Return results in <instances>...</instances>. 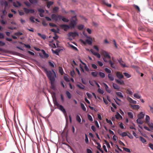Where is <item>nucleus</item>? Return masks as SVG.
Segmentation results:
<instances>
[{"mask_svg":"<svg viewBox=\"0 0 153 153\" xmlns=\"http://www.w3.org/2000/svg\"><path fill=\"white\" fill-rule=\"evenodd\" d=\"M45 71L50 81H53L55 80L56 75L55 72L53 69H52L51 71L45 69Z\"/></svg>","mask_w":153,"mask_h":153,"instance_id":"f257e3e1","label":"nucleus"},{"mask_svg":"<svg viewBox=\"0 0 153 153\" xmlns=\"http://www.w3.org/2000/svg\"><path fill=\"white\" fill-rule=\"evenodd\" d=\"M100 53L103 56V59L104 61L105 62H108V60H110L111 58L108 52L103 50H101Z\"/></svg>","mask_w":153,"mask_h":153,"instance_id":"f03ea898","label":"nucleus"},{"mask_svg":"<svg viewBox=\"0 0 153 153\" xmlns=\"http://www.w3.org/2000/svg\"><path fill=\"white\" fill-rule=\"evenodd\" d=\"M72 20L71 22V23L70 24V27L71 28H74L76 24V21H77V19L76 16L73 17H72Z\"/></svg>","mask_w":153,"mask_h":153,"instance_id":"7ed1b4c3","label":"nucleus"},{"mask_svg":"<svg viewBox=\"0 0 153 153\" xmlns=\"http://www.w3.org/2000/svg\"><path fill=\"white\" fill-rule=\"evenodd\" d=\"M52 19L55 21H57L58 19L61 20L62 18V16L60 15H58L57 16L55 14H52L51 16Z\"/></svg>","mask_w":153,"mask_h":153,"instance_id":"20e7f679","label":"nucleus"},{"mask_svg":"<svg viewBox=\"0 0 153 153\" xmlns=\"http://www.w3.org/2000/svg\"><path fill=\"white\" fill-rule=\"evenodd\" d=\"M42 51L44 56H43L41 54H39V55L42 58H48L49 57V55L48 54L46 53L44 50H42Z\"/></svg>","mask_w":153,"mask_h":153,"instance_id":"39448f33","label":"nucleus"},{"mask_svg":"<svg viewBox=\"0 0 153 153\" xmlns=\"http://www.w3.org/2000/svg\"><path fill=\"white\" fill-rule=\"evenodd\" d=\"M79 35L78 33L76 32H70L68 33V36H72V37H75L76 36H78Z\"/></svg>","mask_w":153,"mask_h":153,"instance_id":"423d86ee","label":"nucleus"},{"mask_svg":"<svg viewBox=\"0 0 153 153\" xmlns=\"http://www.w3.org/2000/svg\"><path fill=\"white\" fill-rule=\"evenodd\" d=\"M60 27L64 29L65 31H67V30L70 28V27L69 25H62Z\"/></svg>","mask_w":153,"mask_h":153,"instance_id":"0eeeda50","label":"nucleus"},{"mask_svg":"<svg viewBox=\"0 0 153 153\" xmlns=\"http://www.w3.org/2000/svg\"><path fill=\"white\" fill-rule=\"evenodd\" d=\"M116 75L117 76L119 79H123L124 77V76L121 73L117 71L116 73Z\"/></svg>","mask_w":153,"mask_h":153,"instance_id":"6e6552de","label":"nucleus"},{"mask_svg":"<svg viewBox=\"0 0 153 153\" xmlns=\"http://www.w3.org/2000/svg\"><path fill=\"white\" fill-rule=\"evenodd\" d=\"M128 101L130 103L133 104H136L137 102L136 101L133 100L131 98L128 97L127 98Z\"/></svg>","mask_w":153,"mask_h":153,"instance_id":"1a4fd4ad","label":"nucleus"},{"mask_svg":"<svg viewBox=\"0 0 153 153\" xmlns=\"http://www.w3.org/2000/svg\"><path fill=\"white\" fill-rule=\"evenodd\" d=\"M112 60H113V62H112V61L110 59L108 60V62L110 64L111 66L114 68H116V67L114 65V60H113V58H112Z\"/></svg>","mask_w":153,"mask_h":153,"instance_id":"9d476101","label":"nucleus"},{"mask_svg":"<svg viewBox=\"0 0 153 153\" xmlns=\"http://www.w3.org/2000/svg\"><path fill=\"white\" fill-rule=\"evenodd\" d=\"M104 85L106 91L108 93H110L111 92V90L109 89V87L105 83H104Z\"/></svg>","mask_w":153,"mask_h":153,"instance_id":"9b49d317","label":"nucleus"},{"mask_svg":"<svg viewBox=\"0 0 153 153\" xmlns=\"http://www.w3.org/2000/svg\"><path fill=\"white\" fill-rule=\"evenodd\" d=\"M131 107L133 109L138 110L140 108V106L138 105H130Z\"/></svg>","mask_w":153,"mask_h":153,"instance_id":"f8f14e48","label":"nucleus"},{"mask_svg":"<svg viewBox=\"0 0 153 153\" xmlns=\"http://www.w3.org/2000/svg\"><path fill=\"white\" fill-rule=\"evenodd\" d=\"M59 109L64 114H66V111L64 107L62 105H60L59 107Z\"/></svg>","mask_w":153,"mask_h":153,"instance_id":"ddd939ff","label":"nucleus"},{"mask_svg":"<svg viewBox=\"0 0 153 153\" xmlns=\"http://www.w3.org/2000/svg\"><path fill=\"white\" fill-rule=\"evenodd\" d=\"M115 81L116 82L121 85H123L124 84V82L122 80H118L117 79H115Z\"/></svg>","mask_w":153,"mask_h":153,"instance_id":"4468645a","label":"nucleus"},{"mask_svg":"<svg viewBox=\"0 0 153 153\" xmlns=\"http://www.w3.org/2000/svg\"><path fill=\"white\" fill-rule=\"evenodd\" d=\"M112 85L113 88L115 89L119 90L120 89V87L115 83H113Z\"/></svg>","mask_w":153,"mask_h":153,"instance_id":"2eb2a0df","label":"nucleus"},{"mask_svg":"<svg viewBox=\"0 0 153 153\" xmlns=\"http://www.w3.org/2000/svg\"><path fill=\"white\" fill-rule=\"evenodd\" d=\"M81 63H82L84 65V67L85 68V70L87 72H88L90 70L88 68V67L86 65L85 63L83 62L82 61H80Z\"/></svg>","mask_w":153,"mask_h":153,"instance_id":"dca6fc26","label":"nucleus"},{"mask_svg":"<svg viewBox=\"0 0 153 153\" xmlns=\"http://www.w3.org/2000/svg\"><path fill=\"white\" fill-rule=\"evenodd\" d=\"M2 5L4 4V9H5L6 7L8 6V4L7 2L5 1H2V2L1 3Z\"/></svg>","mask_w":153,"mask_h":153,"instance_id":"f3484780","label":"nucleus"},{"mask_svg":"<svg viewBox=\"0 0 153 153\" xmlns=\"http://www.w3.org/2000/svg\"><path fill=\"white\" fill-rule=\"evenodd\" d=\"M66 94L69 99H71L72 97V95L68 91H66Z\"/></svg>","mask_w":153,"mask_h":153,"instance_id":"a211bd4d","label":"nucleus"},{"mask_svg":"<svg viewBox=\"0 0 153 153\" xmlns=\"http://www.w3.org/2000/svg\"><path fill=\"white\" fill-rule=\"evenodd\" d=\"M37 34L39 36L41 37L44 40L46 38V36L44 34H41L40 33H38Z\"/></svg>","mask_w":153,"mask_h":153,"instance_id":"6ab92c4d","label":"nucleus"},{"mask_svg":"<svg viewBox=\"0 0 153 153\" xmlns=\"http://www.w3.org/2000/svg\"><path fill=\"white\" fill-rule=\"evenodd\" d=\"M118 61L120 63V65L123 66V67H126L125 64H123V62L122 59H120L118 60Z\"/></svg>","mask_w":153,"mask_h":153,"instance_id":"aec40b11","label":"nucleus"},{"mask_svg":"<svg viewBox=\"0 0 153 153\" xmlns=\"http://www.w3.org/2000/svg\"><path fill=\"white\" fill-rule=\"evenodd\" d=\"M59 71L61 75H63L64 73L62 68L60 66L59 67Z\"/></svg>","mask_w":153,"mask_h":153,"instance_id":"412c9836","label":"nucleus"},{"mask_svg":"<svg viewBox=\"0 0 153 153\" xmlns=\"http://www.w3.org/2000/svg\"><path fill=\"white\" fill-rule=\"evenodd\" d=\"M108 78L111 81H113L114 80V78L111 74H108Z\"/></svg>","mask_w":153,"mask_h":153,"instance_id":"4be33fe9","label":"nucleus"},{"mask_svg":"<svg viewBox=\"0 0 153 153\" xmlns=\"http://www.w3.org/2000/svg\"><path fill=\"white\" fill-rule=\"evenodd\" d=\"M53 3V2L51 1H48L47 3V7L48 8H50L51 6Z\"/></svg>","mask_w":153,"mask_h":153,"instance_id":"5701e85b","label":"nucleus"},{"mask_svg":"<svg viewBox=\"0 0 153 153\" xmlns=\"http://www.w3.org/2000/svg\"><path fill=\"white\" fill-rule=\"evenodd\" d=\"M116 94L120 97L121 98H123V96L122 95V93L120 92H116Z\"/></svg>","mask_w":153,"mask_h":153,"instance_id":"b1692460","label":"nucleus"},{"mask_svg":"<svg viewBox=\"0 0 153 153\" xmlns=\"http://www.w3.org/2000/svg\"><path fill=\"white\" fill-rule=\"evenodd\" d=\"M55 81H50L51 82V88L52 89H54L55 88V86L54 85V82Z\"/></svg>","mask_w":153,"mask_h":153,"instance_id":"393cba45","label":"nucleus"},{"mask_svg":"<svg viewBox=\"0 0 153 153\" xmlns=\"http://www.w3.org/2000/svg\"><path fill=\"white\" fill-rule=\"evenodd\" d=\"M77 86L80 89H83L85 88V86L84 85H82L81 83H79V84H78L77 85Z\"/></svg>","mask_w":153,"mask_h":153,"instance_id":"a878e982","label":"nucleus"},{"mask_svg":"<svg viewBox=\"0 0 153 153\" xmlns=\"http://www.w3.org/2000/svg\"><path fill=\"white\" fill-rule=\"evenodd\" d=\"M91 74L93 76L96 77L98 76V73L96 71L92 72L91 73Z\"/></svg>","mask_w":153,"mask_h":153,"instance_id":"bb28decb","label":"nucleus"},{"mask_svg":"<svg viewBox=\"0 0 153 153\" xmlns=\"http://www.w3.org/2000/svg\"><path fill=\"white\" fill-rule=\"evenodd\" d=\"M144 117V114L142 112H141L138 116V117L140 119L143 118Z\"/></svg>","mask_w":153,"mask_h":153,"instance_id":"cd10ccee","label":"nucleus"},{"mask_svg":"<svg viewBox=\"0 0 153 153\" xmlns=\"http://www.w3.org/2000/svg\"><path fill=\"white\" fill-rule=\"evenodd\" d=\"M126 92L127 94L132 95L133 94V92L129 88H128L126 90Z\"/></svg>","mask_w":153,"mask_h":153,"instance_id":"c85d7f7f","label":"nucleus"},{"mask_svg":"<svg viewBox=\"0 0 153 153\" xmlns=\"http://www.w3.org/2000/svg\"><path fill=\"white\" fill-rule=\"evenodd\" d=\"M53 101L54 105L57 107H59L60 105L58 103L56 99L55 100H53Z\"/></svg>","mask_w":153,"mask_h":153,"instance_id":"c756f323","label":"nucleus"},{"mask_svg":"<svg viewBox=\"0 0 153 153\" xmlns=\"http://www.w3.org/2000/svg\"><path fill=\"white\" fill-rule=\"evenodd\" d=\"M134 97L138 99L140 98L141 97V96L140 95L137 93H135L134 94Z\"/></svg>","mask_w":153,"mask_h":153,"instance_id":"7c9ffc66","label":"nucleus"},{"mask_svg":"<svg viewBox=\"0 0 153 153\" xmlns=\"http://www.w3.org/2000/svg\"><path fill=\"white\" fill-rule=\"evenodd\" d=\"M99 74L100 77L102 78H104L105 77V74L103 72H99Z\"/></svg>","mask_w":153,"mask_h":153,"instance_id":"2f4dec72","label":"nucleus"},{"mask_svg":"<svg viewBox=\"0 0 153 153\" xmlns=\"http://www.w3.org/2000/svg\"><path fill=\"white\" fill-rule=\"evenodd\" d=\"M128 115L129 117L131 119H132L133 118V115L132 113L131 112H128Z\"/></svg>","mask_w":153,"mask_h":153,"instance_id":"473e14b6","label":"nucleus"},{"mask_svg":"<svg viewBox=\"0 0 153 153\" xmlns=\"http://www.w3.org/2000/svg\"><path fill=\"white\" fill-rule=\"evenodd\" d=\"M141 119L138 118L137 120L136 121L138 124H142L143 123V122Z\"/></svg>","mask_w":153,"mask_h":153,"instance_id":"72a5a7b5","label":"nucleus"},{"mask_svg":"<svg viewBox=\"0 0 153 153\" xmlns=\"http://www.w3.org/2000/svg\"><path fill=\"white\" fill-rule=\"evenodd\" d=\"M84 27V26L83 25H80L78 26V29L80 30H81L83 29Z\"/></svg>","mask_w":153,"mask_h":153,"instance_id":"f704fd0d","label":"nucleus"},{"mask_svg":"<svg viewBox=\"0 0 153 153\" xmlns=\"http://www.w3.org/2000/svg\"><path fill=\"white\" fill-rule=\"evenodd\" d=\"M140 140L143 143H144L146 142V140L143 137L141 136H140Z\"/></svg>","mask_w":153,"mask_h":153,"instance_id":"c9c22d12","label":"nucleus"},{"mask_svg":"<svg viewBox=\"0 0 153 153\" xmlns=\"http://www.w3.org/2000/svg\"><path fill=\"white\" fill-rule=\"evenodd\" d=\"M123 74L124 76L127 78H129L131 77V75L127 73L124 72Z\"/></svg>","mask_w":153,"mask_h":153,"instance_id":"e433bc0d","label":"nucleus"},{"mask_svg":"<svg viewBox=\"0 0 153 153\" xmlns=\"http://www.w3.org/2000/svg\"><path fill=\"white\" fill-rule=\"evenodd\" d=\"M80 105L81 108L84 111H86V108L85 107L83 103H81L80 104Z\"/></svg>","mask_w":153,"mask_h":153,"instance_id":"4c0bfd02","label":"nucleus"},{"mask_svg":"<svg viewBox=\"0 0 153 153\" xmlns=\"http://www.w3.org/2000/svg\"><path fill=\"white\" fill-rule=\"evenodd\" d=\"M76 120L79 123H80L81 122V119L79 115H76Z\"/></svg>","mask_w":153,"mask_h":153,"instance_id":"58836bf2","label":"nucleus"},{"mask_svg":"<svg viewBox=\"0 0 153 153\" xmlns=\"http://www.w3.org/2000/svg\"><path fill=\"white\" fill-rule=\"evenodd\" d=\"M62 20L65 22H68L69 21V20L65 18H64V17L62 16V18H61V19Z\"/></svg>","mask_w":153,"mask_h":153,"instance_id":"ea45409f","label":"nucleus"},{"mask_svg":"<svg viewBox=\"0 0 153 153\" xmlns=\"http://www.w3.org/2000/svg\"><path fill=\"white\" fill-rule=\"evenodd\" d=\"M48 64L49 65L52 67V68H54L55 67V66L54 65V64L53 63V62H51L50 61H49L48 62Z\"/></svg>","mask_w":153,"mask_h":153,"instance_id":"a19ab883","label":"nucleus"},{"mask_svg":"<svg viewBox=\"0 0 153 153\" xmlns=\"http://www.w3.org/2000/svg\"><path fill=\"white\" fill-rule=\"evenodd\" d=\"M85 141L86 143L88 144L89 142V140L88 138L87 135L86 134H85Z\"/></svg>","mask_w":153,"mask_h":153,"instance_id":"79ce46f5","label":"nucleus"},{"mask_svg":"<svg viewBox=\"0 0 153 153\" xmlns=\"http://www.w3.org/2000/svg\"><path fill=\"white\" fill-rule=\"evenodd\" d=\"M23 9L24 10L25 12V13L27 14L29 13H30V9H28L26 8H24Z\"/></svg>","mask_w":153,"mask_h":153,"instance_id":"37998d69","label":"nucleus"},{"mask_svg":"<svg viewBox=\"0 0 153 153\" xmlns=\"http://www.w3.org/2000/svg\"><path fill=\"white\" fill-rule=\"evenodd\" d=\"M105 71L106 73L109 74H111V70L107 68H106L105 69Z\"/></svg>","mask_w":153,"mask_h":153,"instance_id":"c03bdc74","label":"nucleus"},{"mask_svg":"<svg viewBox=\"0 0 153 153\" xmlns=\"http://www.w3.org/2000/svg\"><path fill=\"white\" fill-rule=\"evenodd\" d=\"M150 117L149 116L146 115V123H148L150 120Z\"/></svg>","mask_w":153,"mask_h":153,"instance_id":"a18cd8bd","label":"nucleus"},{"mask_svg":"<svg viewBox=\"0 0 153 153\" xmlns=\"http://www.w3.org/2000/svg\"><path fill=\"white\" fill-rule=\"evenodd\" d=\"M64 79L67 82H69L70 81L69 78L67 76H64Z\"/></svg>","mask_w":153,"mask_h":153,"instance_id":"49530a36","label":"nucleus"},{"mask_svg":"<svg viewBox=\"0 0 153 153\" xmlns=\"http://www.w3.org/2000/svg\"><path fill=\"white\" fill-rule=\"evenodd\" d=\"M148 125L149 126V127L152 130H153V124L152 123H148Z\"/></svg>","mask_w":153,"mask_h":153,"instance_id":"de8ad7c7","label":"nucleus"},{"mask_svg":"<svg viewBox=\"0 0 153 153\" xmlns=\"http://www.w3.org/2000/svg\"><path fill=\"white\" fill-rule=\"evenodd\" d=\"M14 35L16 36H21L23 35V33L20 32H17L14 33Z\"/></svg>","mask_w":153,"mask_h":153,"instance_id":"09e8293b","label":"nucleus"},{"mask_svg":"<svg viewBox=\"0 0 153 153\" xmlns=\"http://www.w3.org/2000/svg\"><path fill=\"white\" fill-rule=\"evenodd\" d=\"M98 92L99 93H100L101 94H103L104 93V91H103L100 88H99L98 89Z\"/></svg>","mask_w":153,"mask_h":153,"instance_id":"8fccbe9b","label":"nucleus"},{"mask_svg":"<svg viewBox=\"0 0 153 153\" xmlns=\"http://www.w3.org/2000/svg\"><path fill=\"white\" fill-rule=\"evenodd\" d=\"M87 116L88 119L91 121H92L93 120L91 116L89 114H88Z\"/></svg>","mask_w":153,"mask_h":153,"instance_id":"3c124183","label":"nucleus"},{"mask_svg":"<svg viewBox=\"0 0 153 153\" xmlns=\"http://www.w3.org/2000/svg\"><path fill=\"white\" fill-rule=\"evenodd\" d=\"M106 122H107V123H108L111 126L112 125V124H113L112 123V122L111 121V120H108L107 119H106Z\"/></svg>","mask_w":153,"mask_h":153,"instance_id":"603ef678","label":"nucleus"},{"mask_svg":"<svg viewBox=\"0 0 153 153\" xmlns=\"http://www.w3.org/2000/svg\"><path fill=\"white\" fill-rule=\"evenodd\" d=\"M30 3L32 4L37 3V0H29Z\"/></svg>","mask_w":153,"mask_h":153,"instance_id":"864d4df0","label":"nucleus"},{"mask_svg":"<svg viewBox=\"0 0 153 153\" xmlns=\"http://www.w3.org/2000/svg\"><path fill=\"white\" fill-rule=\"evenodd\" d=\"M59 7H55L53 9V10L54 12H56L59 10Z\"/></svg>","mask_w":153,"mask_h":153,"instance_id":"5fc2aeb1","label":"nucleus"},{"mask_svg":"<svg viewBox=\"0 0 153 153\" xmlns=\"http://www.w3.org/2000/svg\"><path fill=\"white\" fill-rule=\"evenodd\" d=\"M86 94L89 99H90L92 98V96L88 92H87L86 93Z\"/></svg>","mask_w":153,"mask_h":153,"instance_id":"6e6d98bb","label":"nucleus"},{"mask_svg":"<svg viewBox=\"0 0 153 153\" xmlns=\"http://www.w3.org/2000/svg\"><path fill=\"white\" fill-rule=\"evenodd\" d=\"M38 11L40 13H44L45 12L44 10L42 8L39 9Z\"/></svg>","mask_w":153,"mask_h":153,"instance_id":"4d7b16f0","label":"nucleus"},{"mask_svg":"<svg viewBox=\"0 0 153 153\" xmlns=\"http://www.w3.org/2000/svg\"><path fill=\"white\" fill-rule=\"evenodd\" d=\"M70 74L71 76L74 77L75 75V72L74 70L70 72Z\"/></svg>","mask_w":153,"mask_h":153,"instance_id":"13d9d810","label":"nucleus"},{"mask_svg":"<svg viewBox=\"0 0 153 153\" xmlns=\"http://www.w3.org/2000/svg\"><path fill=\"white\" fill-rule=\"evenodd\" d=\"M85 41L89 45H91L92 44V42L89 39H86V40Z\"/></svg>","mask_w":153,"mask_h":153,"instance_id":"bf43d9fd","label":"nucleus"},{"mask_svg":"<svg viewBox=\"0 0 153 153\" xmlns=\"http://www.w3.org/2000/svg\"><path fill=\"white\" fill-rule=\"evenodd\" d=\"M49 25L50 26H51L52 27H57V25H55L53 23H49Z\"/></svg>","mask_w":153,"mask_h":153,"instance_id":"052dcab7","label":"nucleus"},{"mask_svg":"<svg viewBox=\"0 0 153 153\" xmlns=\"http://www.w3.org/2000/svg\"><path fill=\"white\" fill-rule=\"evenodd\" d=\"M70 45V47L74 50L75 51H78V49L76 47L72 45Z\"/></svg>","mask_w":153,"mask_h":153,"instance_id":"680f3d73","label":"nucleus"},{"mask_svg":"<svg viewBox=\"0 0 153 153\" xmlns=\"http://www.w3.org/2000/svg\"><path fill=\"white\" fill-rule=\"evenodd\" d=\"M55 36L53 37V38L56 41L58 39L59 36L56 34V33L54 34Z\"/></svg>","mask_w":153,"mask_h":153,"instance_id":"e2e57ef3","label":"nucleus"},{"mask_svg":"<svg viewBox=\"0 0 153 153\" xmlns=\"http://www.w3.org/2000/svg\"><path fill=\"white\" fill-rule=\"evenodd\" d=\"M123 149L127 152H131L130 149L128 148L123 147Z\"/></svg>","mask_w":153,"mask_h":153,"instance_id":"0e129e2a","label":"nucleus"},{"mask_svg":"<svg viewBox=\"0 0 153 153\" xmlns=\"http://www.w3.org/2000/svg\"><path fill=\"white\" fill-rule=\"evenodd\" d=\"M34 18L33 16H31L30 18V21L33 23H34L35 22L34 20Z\"/></svg>","mask_w":153,"mask_h":153,"instance_id":"69168bd1","label":"nucleus"},{"mask_svg":"<svg viewBox=\"0 0 153 153\" xmlns=\"http://www.w3.org/2000/svg\"><path fill=\"white\" fill-rule=\"evenodd\" d=\"M121 136L122 137H124L128 135H127V133L126 132H123V133H122L121 134Z\"/></svg>","mask_w":153,"mask_h":153,"instance_id":"338daca9","label":"nucleus"},{"mask_svg":"<svg viewBox=\"0 0 153 153\" xmlns=\"http://www.w3.org/2000/svg\"><path fill=\"white\" fill-rule=\"evenodd\" d=\"M52 51H53V53H54L56 54V55H59V51H57L56 50L54 51L53 49H52Z\"/></svg>","mask_w":153,"mask_h":153,"instance_id":"774afa93","label":"nucleus"}]
</instances>
